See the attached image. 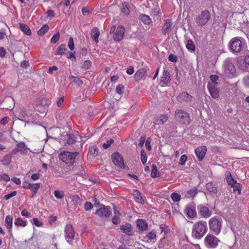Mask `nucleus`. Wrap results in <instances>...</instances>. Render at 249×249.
<instances>
[{
  "label": "nucleus",
  "mask_w": 249,
  "mask_h": 249,
  "mask_svg": "<svg viewBox=\"0 0 249 249\" xmlns=\"http://www.w3.org/2000/svg\"><path fill=\"white\" fill-rule=\"evenodd\" d=\"M207 231V224L205 221L200 220L193 226L192 235L196 239L202 238Z\"/></svg>",
  "instance_id": "obj_1"
},
{
  "label": "nucleus",
  "mask_w": 249,
  "mask_h": 249,
  "mask_svg": "<svg viewBox=\"0 0 249 249\" xmlns=\"http://www.w3.org/2000/svg\"><path fill=\"white\" fill-rule=\"evenodd\" d=\"M223 68L224 74L227 77L232 78L235 76V68L230 58H227L224 61Z\"/></svg>",
  "instance_id": "obj_2"
},
{
  "label": "nucleus",
  "mask_w": 249,
  "mask_h": 249,
  "mask_svg": "<svg viewBox=\"0 0 249 249\" xmlns=\"http://www.w3.org/2000/svg\"><path fill=\"white\" fill-rule=\"evenodd\" d=\"M78 154L79 153L77 152L72 153L69 151H63L59 154V158L64 162L73 165L75 158Z\"/></svg>",
  "instance_id": "obj_3"
},
{
  "label": "nucleus",
  "mask_w": 249,
  "mask_h": 249,
  "mask_svg": "<svg viewBox=\"0 0 249 249\" xmlns=\"http://www.w3.org/2000/svg\"><path fill=\"white\" fill-rule=\"evenodd\" d=\"M222 222L221 218L216 216L211 218L209 220L210 228L216 235H218L221 230Z\"/></svg>",
  "instance_id": "obj_4"
},
{
  "label": "nucleus",
  "mask_w": 249,
  "mask_h": 249,
  "mask_svg": "<svg viewBox=\"0 0 249 249\" xmlns=\"http://www.w3.org/2000/svg\"><path fill=\"white\" fill-rule=\"evenodd\" d=\"M176 119L184 124H188L190 123L189 114L182 109H177L175 111Z\"/></svg>",
  "instance_id": "obj_5"
},
{
  "label": "nucleus",
  "mask_w": 249,
  "mask_h": 249,
  "mask_svg": "<svg viewBox=\"0 0 249 249\" xmlns=\"http://www.w3.org/2000/svg\"><path fill=\"white\" fill-rule=\"evenodd\" d=\"M210 12L207 10H204L196 17V22L198 26H203L210 20Z\"/></svg>",
  "instance_id": "obj_6"
},
{
  "label": "nucleus",
  "mask_w": 249,
  "mask_h": 249,
  "mask_svg": "<svg viewBox=\"0 0 249 249\" xmlns=\"http://www.w3.org/2000/svg\"><path fill=\"white\" fill-rule=\"evenodd\" d=\"M125 31L123 26H119L116 30L115 26L113 25L110 28V33L114 32L113 36V39L116 41H120L124 38Z\"/></svg>",
  "instance_id": "obj_7"
},
{
  "label": "nucleus",
  "mask_w": 249,
  "mask_h": 249,
  "mask_svg": "<svg viewBox=\"0 0 249 249\" xmlns=\"http://www.w3.org/2000/svg\"><path fill=\"white\" fill-rule=\"evenodd\" d=\"M241 41L237 37L232 38L229 42V48L233 53H239L243 49Z\"/></svg>",
  "instance_id": "obj_8"
},
{
  "label": "nucleus",
  "mask_w": 249,
  "mask_h": 249,
  "mask_svg": "<svg viewBox=\"0 0 249 249\" xmlns=\"http://www.w3.org/2000/svg\"><path fill=\"white\" fill-rule=\"evenodd\" d=\"M112 161L116 166L124 169H128V167L124 162L123 157L119 153L115 152L111 155Z\"/></svg>",
  "instance_id": "obj_9"
},
{
  "label": "nucleus",
  "mask_w": 249,
  "mask_h": 249,
  "mask_svg": "<svg viewBox=\"0 0 249 249\" xmlns=\"http://www.w3.org/2000/svg\"><path fill=\"white\" fill-rule=\"evenodd\" d=\"M206 246L209 248H215L218 244L219 240L212 234H208L204 239Z\"/></svg>",
  "instance_id": "obj_10"
},
{
  "label": "nucleus",
  "mask_w": 249,
  "mask_h": 249,
  "mask_svg": "<svg viewBox=\"0 0 249 249\" xmlns=\"http://www.w3.org/2000/svg\"><path fill=\"white\" fill-rule=\"evenodd\" d=\"M158 231V233L160 232V235L161 236V239H160L159 248H162L164 247L162 243L165 238L170 234V230L168 227L164 224L160 225V229Z\"/></svg>",
  "instance_id": "obj_11"
},
{
  "label": "nucleus",
  "mask_w": 249,
  "mask_h": 249,
  "mask_svg": "<svg viewBox=\"0 0 249 249\" xmlns=\"http://www.w3.org/2000/svg\"><path fill=\"white\" fill-rule=\"evenodd\" d=\"M66 240L70 244L72 243V240L75 236V231L71 224H67L65 229Z\"/></svg>",
  "instance_id": "obj_12"
},
{
  "label": "nucleus",
  "mask_w": 249,
  "mask_h": 249,
  "mask_svg": "<svg viewBox=\"0 0 249 249\" xmlns=\"http://www.w3.org/2000/svg\"><path fill=\"white\" fill-rule=\"evenodd\" d=\"M101 206L102 207L97 209L95 213L100 217H108L111 213L110 207L103 204L101 205Z\"/></svg>",
  "instance_id": "obj_13"
},
{
  "label": "nucleus",
  "mask_w": 249,
  "mask_h": 249,
  "mask_svg": "<svg viewBox=\"0 0 249 249\" xmlns=\"http://www.w3.org/2000/svg\"><path fill=\"white\" fill-rule=\"evenodd\" d=\"M207 88L211 96L216 99L219 96V89L218 88V85L215 83H208Z\"/></svg>",
  "instance_id": "obj_14"
},
{
  "label": "nucleus",
  "mask_w": 249,
  "mask_h": 249,
  "mask_svg": "<svg viewBox=\"0 0 249 249\" xmlns=\"http://www.w3.org/2000/svg\"><path fill=\"white\" fill-rule=\"evenodd\" d=\"M192 96L187 92H182L178 94L177 97V100L182 103H186L192 100Z\"/></svg>",
  "instance_id": "obj_15"
},
{
  "label": "nucleus",
  "mask_w": 249,
  "mask_h": 249,
  "mask_svg": "<svg viewBox=\"0 0 249 249\" xmlns=\"http://www.w3.org/2000/svg\"><path fill=\"white\" fill-rule=\"evenodd\" d=\"M185 212L188 217L194 218L196 216V208L193 205H187L185 208Z\"/></svg>",
  "instance_id": "obj_16"
},
{
  "label": "nucleus",
  "mask_w": 249,
  "mask_h": 249,
  "mask_svg": "<svg viewBox=\"0 0 249 249\" xmlns=\"http://www.w3.org/2000/svg\"><path fill=\"white\" fill-rule=\"evenodd\" d=\"M206 151L207 148L205 146L198 147L195 150V153L199 160L201 161L204 158Z\"/></svg>",
  "instance_id": "obj_17"
},
{
  "label": "nucleus",
  "mask_w": 249,
  "mask_h": 249,
  "mask_svg": "<svg viewBox=\"0 0 249 249\" xmlns=\"http://www.w3.org/2000/svg\"><path fill=\"white\" fill-rule=\"evenodd\" d=\"M198 209L200 214L204 217H209L212 214L211 211L206 207L200 205L198 206Z\"/></svg>",
  "instance_id": "obj_18"
},
{
  "label": "nucleus",
  "mask_w": 249,
  "mask_h": 249,
  "mask_svg": "<svg viewBox=\"0 0 249 249\" xmlns=\"http://www.w3.org/2000/svg\"><path fill=\"white\" fill-rule=\"evenodd\" d=\"M146 71L145 69L142 68L139 70L135 74L134 79L136 81H139L143 79L146 74Z\"/></svg>",
  "instance_id": "obj_19"
},
{
  "label": "nucleus",
  "mask_w": 249,
  "mask_h": 249,
  "mask_svg": "<svg viewBox=\"0 0 249 249\" xmlns=\"http://www.w3.org/2000/svg\"><path fill=\"white\" fill-rule=\"evenodd\" d=\"M3 108L6 109H11L13 108L14 100L10 97L5 98L3 101Z\"/></svg>",
  "instance_id": "obj_20"
},
{
  "label": "nucleus",
  "mask_w": 249,
  "mask_h": 249,
  "mask_svg": "<svg viewBox=\"0 0 249 249\" xmlns=\"http://www.w3.org/2000/svg\"><path fill=\"white\" fill-rule=\"evenodd\" d=\"M13 217L11 215H8L5 217V226L8 230L9 233L12 232Z\"/></svg>",
  "instance_id": "obj_21"
},
{
  "label": "nucleus",
  "mask_w": 249,
  "mask_h": 249,
  "mask_svg": "<svg viewBox=\"0 0 249 249\" xmlns=\"http://www.w3.org/2000/svg\"><path fill=\"white\" fill-rule=\"evenodd\" d=\"M100 35V33L99 29L96 27H94L91 31L90 36L91 38L96 43H98L99 42L98 38Z\"/></svg>",
  "instance_id": "obj_22"
},
{
  "label": "nucleus",
  "mask_w": 249,
  "mask_h": 249,
  "mask_svg": "<svg viewBox=\"0 0 249 249\" xmlns=\"http://www.w3.org/2000/svg\"><path fill=\"white\" fill-rule=\"evenodd\" d=\"M133 196L136 202L141 204L144 203V200L141 196V192L138 190H134L133 193Z\"/></svg>",
  "instance_id": "obj_23"
},
{
  "label": "nucleus",
  "mask_w": 249,
  "mask_h": 249,
  "mask_svg": "<svg viewBox=\"0 0 249 249\" xmlns=\"http://www.w3.org/2000/svg\"><path fill=\"white\" fill-rule=\"evenodd\" d=\"M170 81V75L169 72L164 71L162 76L160 78V84H162L161 86L164 84L168 83Z\"/></svg>",
  "instance_id": "obj_24"
},
{
  "label": "nucleus",
  "mask_w": 249,
  "mask_h": 249,
  "mask_svg": "<svg viewBox=\"0 0 249 249\" xmlns=\"http://www.w3.org/2000/svg\"><path fill=\"white\" fill-rule=\"evenodd\" d=\"M172 25V19H167L166 20L165 23L164 24L162 29L161 32L163 35H166L168 31H169L170 28H171Z\"/></svg>",
  "instance_id": "obj_25"
},
{
  "label": "nucleus",
  "mask_w": 249,
  "mask_h": 249,
  "mask_svg": "<svg viewBox=\"0 0 249 249\" xmlns=\"http://www.w3.org/2000/svg\"><path fill=\"white\" fill-rule=\"evenodd\" d=\"M121 231L128 235H131L132 228L130 224L126 223L125 225H122L120 227Z\"/></svg>",
  "instance_id": "obj_26"
},
{
  "label": "nucleus",
  "mask_w": 249,
  "mask_h": 249,
  "mask_svg": "<svg viewBox=\"0 0 249 249\" xmlns=\"http://www.w3.org/2000/svg\"><path fill=\"white\" fill-rule=\"evenodd\" d=\"M137 225L138 228L142 231L145 230L148 227L147 223L143 219H138L137 220Z\"/></svg>",
  "instance_id": "obj_27"
},
{
  "label": "nucleus",
  "mask_w": 249,
  "mask_h": 249,
  "mask_svg": "<svg viewBox=\"0 0 249 249\" xmlns=\"http://www.w3.org/2000/svg\"><path fill=\"white\" fill-rule=\"evenodd\" d=\"M70 197L72 200V205L75 208L77 207L78 206L81 204L82 199H81L78 196L73 195L71 196Z\"/></svg>",
  "instance_id": "obj_28"
},
{
  "label": "nucleus",
  "mask_w": 249,
  "mask_h": 249,
  "mask_svg": "<svg viewBox=\"0 0 249 249\" xmlns=\"http://www.w3.org/2000/svg\"><path fill=\"white\" fill-rule=\"evenodd\" d=\"M69 79L71 81V83H73L76 86H77L78 87H81L83 84V82L82 81V80H81L80 78L71 75L69 77Z\"/></svg>",
  "instance_id": "obj_29"
},
{
  "label": "nucleus",
  "mask_w": 249,
  "mask_h": 249,
  "mask_svg": "<svg viewBox=\"0 0 249 249\" xmlns=\"http://www.w3.org/2000/svg\"><path fill=\"white\" fill-rule=\"evenodd\" d=\"M206 189L210 193L215 194L217 193V187L212 182H210L206 184Z\"/></svg>",
  "instance_id": "obj_30"
},
{
  "label": "nucleus",
  "mask_w": 249,
  "mask_h": 249,
  "mask_svg": "<svg viewBox=\"0 0 249 249\" xmlns=\"http://www.w3.org/2000/svg\"><path fill=\"white\" fill-rule=\"evenodd\" d=\"M139 18L145 24H149L152 22V19L150 18L145 14H141Z\"/></svg>",
  "instance_id": "obj_31"
},
{
  "label": "nucleus",
  "mask_w": 249,
  "mask_h": 249,
  "mask_svg": "<svg viewBox=\"0 0 249 249\" xmlns=\"http://www.w3.org/2000/svg\"><path fill=\"white\" fill-rule=\"evenodd\" d=\"M19 27L21 30L26 35L30 36L32 34L31 31L29 26L24 23H19Z\"/></svg>",
  "instance_id": "obj_32"
},
{
  "label": "nucleus",
  "mask_w": 249,
  "mask_h": 249,
  "mask_svg": "<svg viewBox=\"0 0 249 249\" xmlns=\"http://www.w3.org/2000/svg\"><path fill=\"white\" fill-rule=\"evenodd\" d=\"M19 151L22 154H25L27 153V148L24 142H19L17 144Z\"/></svg>",
  "instance_id": "obj_33"
},
{
  "label": "nucleus",
  "mask_w": 249,
  "mask_h": 249,
  "mask_svg": "<svg viewBox=\"0 0 249 249\" xmlns=\"http://www.w3.org/2000/svg\"><path fill=\"white\" fill-rule=\"evenodd\" d=\"M12 155L10 154H7L4 156L2 160V162L4 165H9L11 162Z\"/></svg>",
  "instance_id": "obj_34"
},
{
  "label": "nucleus",
  "mask_w": 249,
  "mask_h": 249,
  "mask_svg": "<svg viewBox=\"0 0 249 249\" xmlns=\"http://www.w3.org/2000/svg\"><path fill=\"white\" fill-rule=\"evenodd\" d=\"M129 8L130 6L127 2H124V3H123L122 11L124 14L126 15H128L129 14L130 12Z\"/></svg>",
  "instance_id": "obj_35"
},
{
  "label": "nucleus",
  "mask_w": 249,
  "mask_h": 249,
  "mask_svg": "<svg viewBox=\"0 0 249 249\" xmlns=\"http://www.w3.org/2000/svg\"><path fill=\"white\" fill-rule=\"evenodd\" d=\"M49 27L47 24H44L41 28L37 31V35L42 36L49 30Z\"/></svg>",
  "instance_id": "obj_36"
},
{
  "label": "nucleus",
  "mask_w": 249,
  "mask_h": 249,
  "mask_svg": "<svg viewBox=\"0 0 249 249\" xmlns=\"http://www.w3.org/2000/svg\"><path fill=\"white\" fill-rule=\"evenodd\" d=\"M226 175L227 176V181L229 185L231 186H234V184H236V181L234 180L232 177L231 176V174L230 172H227L226 173Z\"/></svg>",
  "instance_id": "obj_37"
},
{
  "label": "nucleus",
  "mask_w": 249,
  "mask_h": 249,
  "mask_svg": "<svg viewBox=\"0 0 249 249\" xmlns=\"http://www.w3.org/2000/svg\"><path fill=\"white\" fill-rule=\"evenodd\" d=\"M197 189L194 188L187 191L185 196L188 198L194 197L195 195L197 193Z\"/></svg>",
  "instance_id": "obj_38"
},
{
  "label": "nucleus",
  "mask_w": 249,
  "mask_h": 249,
  "mask_svg": "<svg viewBox=\"0 0 249 249\" xmlns=\"http://www.w3.org/2000/svg\"><path fill=\"white\" fill-rule=\"evenodd\" d=\"M15 224L17 226L25 227L27 225V221L20 218H16Z\"/></svg>",
  "instance_id": "obj_39"
},
{
  "label": "nucleus",
  "mask_w": 249,
  "mask_h": 249,
  "mask_svg": "<svg viewBox=\"0 0 249 249\" xmlns=\"http://www.w3.org/2000/svg\"><path fill=\"white\" fill-rule=\"evenodd\" d=\"M186 47L189 50L193 51L195 50L196 47L192 39H188L187 40Z\"/></svg>",
  "instance_id": "obj_40"
},
{
  "label": "nucleus",
  "mask_w": 249,
  "mask_h": 249,
  "mask_svg": "<svg viewBox=\"0 0 249 249\" xmlns=\"http://www.w3.org/2000/svg\"><path fill=\"white\" fill-rule=\"evenodd\" d=\"M67 50L66 45L65 44L60 45L58 49L57 52L55 53L56 55H63L65 53V51Z\"/></svg>",
  "instance_id": "obj_41"
},
{
  "label": "nucleus",
  "mask_w": 249,
  "mask_h": 249,
  "mask_svg": "<svg viewBox=\"0 0 249 249\" xmlns=\"http://www.w3.org/2000/svg\"><path fill=\"white\" fill-rule=\"evenodd\" d=\"M168 120V117L165 115H160L158 119H157V124H163Z\"/></svg>",
  "instance_id": "obj_42"
},
{
  "label": "nucleus",
  "mask_w": 249,
  "mask_h": 249,
  "mask_svg": "<svg viewBox=\"0 0 249 249\" xmlns=\"http://www.w3.org/2000/svg\"><path fill=\"white\" fill-rule=\"evenodd\" d=\"M171 197L173 201L178 202L180 200L181 196L178 193H173L171 195Z\"/></svg>",
  "instance_id": "obj_43"
},
{
  "label": "nucleus",
  "mask_w": 249,
  "mask_h": 249,
  "mask_svg": "<svg viewBox=\"0 0 249 249\" xmlns=\"http://www.w3.org/2000/svg\"><path fill=\"white\" fill-rule=\"evenodd\" d=\"M89 152L90 155L95 157L98 154V151L97 147L95 146H92L89 148Z\"/></svg>",
  "instance_id": "obj_44"
},
{
  "label": "nucleus",
  "mask_w": 249,
  "mask_h": 249,
  "mask_svg": "<svg viewBox=\"0 0 249 249\" xmlns=\"http://www.w3.org/2000/svg\"><path fill=\"white\" fill-rule=\"evenodd\" d=\"M60 38V33L59 32H56L52 37L51 39V43L54 44L56 43Z\"/></svg>",
  "instance_id": "obj_45"
},
{
  "label": "nucleus",
  "mask_w": 249,
  "mask_h": 249,
  "mask_svg": "<svg viewBox=\"0 0 249 249\" xmlns=\"http://www.w3.org/2000/svg\"><path fill=\"white\" fill-rule=\"evenodd\" d=\"M40 187V183L33 184L30 189L34 193V195H36Z\"/></svg>",
  "instance_id": "obj_46"
},
{
  "label": "nucleus",
  "mask_w": 249,
  "mask_h": 249,
  "mask_svg": "<svg viewBox=\"0 0 249 249\" xmlns=\"http://www.w3.org/2000/svg\"><path fill=\"white\" fill-rule=\"evenodd\" d=\"M54 196L58 199H62L64 196V194L63 191L55 190L54 192Z\"/></svg>",
  "instance_id": "obj_47"
},
{
  "label": "nucleus",
  "mask_w": 249,
  "mask_h": 249,
  "mask_svg": "<svg viewBox=\"0 0 249 249\" xmlns=\"http://www.w3.org/2000/svg\"><path fill=\"white\" fill-rule=\"evenodd\" d=\"M141 160L142 163L144 164L147 161V156L144 150H142L141 152Z\"/></svg>",
  "instance_id": "obj_48"
},
{
  "label": "nucleus",
  "mask_w": 249,
  "mask_h": 249,
  "mask_svg": "<svg viewBox=\"0 0 249 249\" xmlns=\"http://www.w3.org/2000/svg\"><path fill=\"white\" fill-rule=\"evenodd\" d=\"M146 238L148 240L154 239L156 238V232L152 231L149 232L146 236Z\"/></svg>",
  "instance_id": "obj_49"
},
{
  "label": "nucleus",
  "mask_w": 249,
  "mask_h": 249,
  "mask_svg": "<svg viewBox=\"0 0 249 249\" xmlns=\"http://www.w3.org/2000/svg\"><path fill=\"white\" fill-rule=\"evenodd\" d=\"M68 46L71 50L72 51L74 49V43L73 39L72 37L69 38V42H68Z\"/></svg>",
  "instance_id": "obj_50"
},
{
  "label": "nucleus",
  "mask_w": 249,
  "mask_h": 249,
  "mask_svg": "<svg viewBox=\"0 0 249 249\" xmlns=\"http://www.w3.org/2000/svg\"><path fill=\"white\" fill-rule=\"evenodd\" d=\"M91 66V62L90 60H86L84 62L82 67L84 69L87 70Z\"/></svg>",
  "instance_id": "obj_51"
},
{
  "label": "nucleus",
  "mask_w": 249,
  "mask_h": 249,
  "mask_svg": "<svg viewBox=\"0 0 249 249\" xmlns=\"http://www.w3.org/2000/svg\"><path fill=\"white\" fill-rule=\"evenodd\" d=\"M114 140L112 139H110V140L107 141L106 142L104 143L103 145V147L105 149H107L109 147L111 144L113 143Z\"/></svg>",
  "instance_id": "obj_52"
},
{
  "label": "nucleus",
  "mask_w": 249,
  "mask_h": 249,
  "mask_svg": "<svg viewBox=\"0 0 249 249\" xmlns=\"http://www.w3.org/2000/svg\"><path fill=\"white\" fill-rule=\"evenodd\" d=\"M187 160V156L186 155H182L179 159V164L181 165H184Z\"/></svg>",
  "instance_id": "obj_53"
},
{
  "label": "nucleus",
  "mask_w": 249,
  "mask_h": 249,
  "mask_svg": "<svg viewBox=\"0 0 249 249\" xmlns=\"http://www.w3.org/2000/svg\"><path fill=\"white\" fill-rule=\"evenodd\" d=\"M218 79V77L216 75H212L210 76L211 82L208 83H215L216 84V85H218L217 82V80Z\"/></svg>",
  "instance_id": "obj_54"
},
{
  "label": "nucleus",
  "mask_w": 249,
  "mask_h": 249,
  "mask_svg": "<svg viewBox=\"0 0 249 249\" xmlns=\"http://www.w3.org/2000/svg\"><path fill=\"white\" fill-rule=\"evenodd\" d=\"M17 194V191H14L12 192H11V193L5 195L4 196V198L5 200H8V199H10V198L12 197L13 196H16Z\"/></svg>",
  "instance_id": "obj_55"
},
{
  "label": "nucleus",
  "mask_w": 249,
  "mask_h": 249,
  "mask_svg": "<svg viewBox=\"0 0 249 249\" xmlns=\"http://www.w3.org/2000/svg\"><path fill=\"white\" fill-rule=\"evenodd\" d=\"M93 208V205L90 202H86L84 204V208L86 211H89L92 209Z\"/></svg>",
  "instance_id": "obj_56"
},
{
  "label": "nucleus",
  "mask_w": 249,
  "mask_h": 249,
  "mask_svg": "<svg viewBox=\"0 0 249 249\" xmlns=\"http://www.w3.org/2000/svg\"><path fill=\"white\" fill-rule=\"evenodd\" d=\"M112 222L115 225L119 224L121 222L120 218L117 215H114L112 218Z\"/></svg>",
  "instance_id": "obj_57"
},
{
  "label": "nucleus",
  "mask_w": 249,
  "mask_h": 249,
  "mask_svg": "<svg viewBox=\"0 0 249 249\" xmlns=\"http://www.w3.org/2000/svg\"><path fill=\"white\" fill-rule=\"evenodd\" d=\"M124 87L123 86L119 85L116 87V92L117 93L121 94L123 93V90H124Z\"/></svg>",
  "instance_id": "obj_58"
},
{
  "label": "nucleus",
  "mask_w": 249,
  "mask_h": 249,
  "mask_svg": "<svg viewBox=\"0 0 249 249\" xmlns=\"http://www.w3.org/2000/svg\"><path fill=\"white\" fill-rule=\"evenodd\" d=\"M177 56L173 54H170L168 57L169 61L172 62H176L177 61Z\"/></svg>",
  "instance_id": "obj_59"
},
{
  "label": "nucleus",
  "mask_w": 249,
  "mask_h": 249,
  "mask_svg": "<svg viewBox=\"0 0 249 249\" xmlns=\"http://www.w3.org/2000/svg\"><path fill=\"white\" fill-rule=\"evenodd\" d=\"M33 222L34 224L37 227H41L43 225V223L40 222L37 218H34L33 219Z\"/></svg>",
  "instance_id": "obj_60"
},
{
  "label": "nucleus",
  "mask_w": 249,
  "mask_h": 249,
  "mask_svg": "<svg viewBox=\"0 0 249 249\" xmlns=\"http://www.w3.org/2000/svg\"><path fill=\"white\" fill-rule=\"evenodd\" d=\"M75 142V140L73 138V137L69 135V138L67 141V143L70 145L74 143Z\"/></svg>",
  "instance_id": "obj_61"
},
{
  "label": "nucleus",
  "mask_w": 249,
  "mask_h": 249,
  "mask_svg": "<svg viewBox=\"0 0 249 249\" xmlns=\"http://www.w3.org/2000/svg\"><path fill=\"white\" fill-rule=\"evenodd\" d=\"M244 85L247 88H249V76L245 77L243 79Z\"/></svg>",
  "instance_id": "obj_62"
},
{
  "label": "nucleus",
  "mask_w": 249,
  "mask_h": 249,
  "mask_svg": "<svg viewBox=\"0 0 249 249\" xmlns=\"http://www.w3.org/2000/svg\"><path fill=\"white\" fill-rule=\"evenodd\" d=\"M58 70V68L56 66H53L49 68L48 72L50 74H53V71H55Z\"/></svg>",
  "instance_id": "obj_63"
},
{
  "label": "nucleus",
  "mask_w": 249,
  "mask_h": 249,
  "mask_svg": "<svg viewBox=\"0 0 249 249\" xmlns=\"http://www.w3.org/2000/svg\"><path fill=\"white\" fill-rule=\"evenodd\" d=\"M145 141V136H141L139 139V146L142 147L143 146Z\"/></svg>",
  "instance_id": "obj_64"
}]
</instances>
